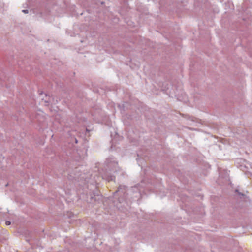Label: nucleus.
Here are the masks:
<instances>
[{
  "label": "nucleus",
  "instance_id": "nucleus-4",
  "mask_svg": "<svg viewBox=\"0 0 252 252\" xmlns=\"http://www.w3.org/2000/svg\"><path fill=\"white\" fill-rule=\"evenodd\" d=\"M121 189V187H120L119 188V189H118V191H117L119 192V191H120Z\"/></svg>",
  "mask_w": 252,
  "mask_h": 252
},
{
  "label": "nucleus",
  "instance_id": "nucleus-1",
  "mask_svg": "<svg viewBox=\"0 0 252 252\" xmlns=\"http://www.w3.org/2000/svg\"><path fill=\"white\" fill-rule=\"evenodd\" d=\"M5 224L7 225H10L11 224V222L9 221H6L5 222Z\"/></svg>",
  "mask_w": 252,
  "mask_h": 252
},
{
  "label": "nucleus",
  "instance_id": "nucleus-3",
  "mask_svg": "<svg viewBox=\"0 0 252 252\" xmlns=\"http://www.w3.org/2000/svg\"><path fill=\"white\" fill-rule=\"evenodd\" d=\"M23 12L24 13H28V10H23Z\"/></svg>",
  "mask_w": 252,
  "mask_h": 252
},
{
  "label": "nucleus",
  "instance_id": "nucleus-2",
  "mask_svg": "<svg viewBox=\"0 0 252 252\" xmlns=\"http://www.w3.org/2000/svg\"><path fill=\"white\" fill-rule=\"evenodd\" d=\"M45 105H47V103H48V100H46L44 101Z\"/></svg>",
  "mask_w": 252,
  "mask_h": 252
}]
</instances>
